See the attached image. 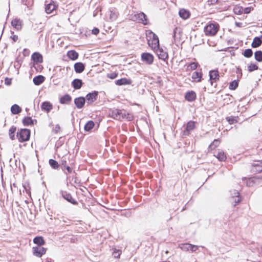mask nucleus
<instances>
[{"instance_id":"obj_59","label":"nucleus","mask_w":262,"mask_h":262,"mask_svg":"<svg viewBox=\"0 0 262 262\" xmlns=\"http://www.w3.org/2000/svg\"><path fill=\"white\" fill-rule=\"evenodd\" d=\"M238 9H239V8H235L234 9V11L235 13L237 14H241V13H243V11L242 10H241V9H239V10H238L237 11V10Z\"/></svg>"},{"instance_id":"obj_52","label":"nucleus","mask_w":262,"mask_h":262,"mask_svg":"<svg viewBox=\"0 0 262 262\" xmlns=\"http://www.w3.org/2000/svg\"><path fill=\"white\" fill-rule=\"evenodd\" d=\"M130 19L133 21H138V13L134 14H130L129 16Z\"/></svg>"},{"instance_id":"obj_24","label":"nucleus","mask_w":262,"mask_h":262,"mask_svg":"<svg viewBox=\"0 0 262 262\" xmlns=\"http://www.w3.org/2000/svg\"><path fill=\"white\" fill-rule=\"evenodd\" d=\"M262 43V35L259 36H256L254 38L251 46L253 48L259 47Z\"/></svg>"},{"instance_id":"obj_39","label":"nucleus","mask_w":262,"mask_h":262,"mask_svg":"<svg viewBox=\"0 0 262 262\" xmlns=\"http://www.w3.org/2000/svg\"><path fill=\"white\" fill-rule=\"evenodd\" d=\"M49 164L50 166L54 169H58L60 167V163L54 159H50L49 160Z\"/></svg>"},{"instance_id":"obj_41","label":"nucleus","mask_w":262,"mask_h":262,"mask_svg":"<svg viewBox=\"0 0 262 262\" xmlns=\"http://www.w3.org/2000/svg\"><path fill=\"white\" fill-rule=\"evenodd\" d=\"M118 13L115 10H111L110 11V19L111 21H115L118 17Z\"/></svg>"},{"instance_id":"obj_5","label":"nucleus","mask_w":262,"mask_h":262,"mask_svg":"<svg viewBox=\"0 0 262 262\" xmlns=\"http://www.w3.org/2000/svg\"><path fill=\"white\" fill-rule=\"evenodd\" d=\"M195 128V122L193 121H188L184 129L181 133V136L183 138L188 136L190 135L191 132Z\"/></svg>"},{"instance_id":"obj_40","label":"nucleus","mask_w":262,"mask_h":262,"mask_svg":"<svg viewBox=\"0 0 262 262\" xmlns=\"http://www.w3.org/2000/svg\"><path fill=\"white\" fill-rule=\"evenodd\" d=\"M95 123L93 121L90 120L88 122H86V123L85 124L84 129V130L86 132H90L91 130L93 127H94Z\"/></svg>"},{"instance_id":"obj_53","label":"nucleus","mask_w":262,"mask_h":262,"mask_svg":"<svg viewBox=\"0 0 262 262\" xmlns=\"http://www.w3.org/2000/svg\"><path fill=\"white\" fill-rule=\"evenodd\" d=\"M231 194L232 195V198L240 196L239 192L237 190H234L233 191V192H231Z\"/></svg>"},{"instance_id":"obj_14","label":"nucleus","mask_w":262,"mask_h":262,"mask_svg":"<svg viewBox=\"0 0 262 262\" xmlns=\"http://www.w3.org/2000/svg\"><path fill=\"white\" fill-rule=\"evenodd\" d=\"M98 95V92L96 91L89 93L85 96V101H87L88 104H91L97 99Z\"/></svg>"},{"instance_id":"obj_37","label":"nucleus","mask_w":262,"mask_h":262,"mask_svg":"<svg viewBox=\"0 0 262 262\" xmlns=\"http://www.w3.org/2000/svg\"><path fill=\"white\" fill-rule=\"evenodd\" d=\"M56 6L54 4L49 3L47 4L45 7V11L47 13H51L53 10H55Z\"/></svg>"},{"instance_id":"obj_46","label":"nucleus","mask_w":262,"mask_h":262,"mask_svg":"<svg viewBox=\"0 0 262 262\" xmlns=\"http://www.w3.org/2000/svg\"><path fill=\"white\" fill-rule=\"evenodd\" d=\"M243 54L246 58H250L252 56L253 51L251 49H247L244 51Z\"/></svg>"},{"instance_id":"obj_44","label":"nucleus","mask_w":262,"mask_h":262,"mask_svg":"<svg viewBox=\"0 0 262 262\" xmlns=\"http://www.w3.org/2000/svg\"><path fill=\"white\" fill-rule=\"evenodd\" d=\"M233 99H234V98H233V96L228 94H226L224 97V100L225 101V103H226L228 104L229 103H232Z\"/></svg>"},{"instance_id":"obj_6","label":"nucleus","mask_w":262,"mask_h":262,"mask_svg":"<svg viewBox=\"0 0 262 262\" xmlns=\"http://www.w3.org/2000/svg\"><path fill=\"white\" fill-rule=\"evenodd\" d=\"M60 194L62 197L69 203L74 205H77L78 204V202L73 198L70 193L66 191L60 190Z\"/></svg>"},{"instance_id":"obj_9","label":"nucleus","mask_w":262,"mask_h":262,"mask_svg":"<svg viewBox=\"0 0 262 262\" xmlns=\"http://www.w3.org/2000/svg\"><path fill=\"white\" fill-rule=\"evenodd\" d=\"M141 60L148 65L152 64L154 60V56L149 53H143L141 56Z\"/></svg>"},{"instance_id":"obj_12","label":"nucleus","mask_w":262,"mask_h":262,"mask_svg":"<svg viewBox=\"0 0 262 262\" xmlns=\"http://www.w3.org/2000/svg\"><path fill=\"white\" fill-rule=\"evenodd\" d=\"M60 167L61 170L66 174L71 173L72 172V168L69 166L67 165V160L66 158H62L60 161Z\"/></svg>"},{"instance_id":"obj_48","label":"nucleus","mask_w":262,"mask_h":262,"mask_svg":"<svg viewBox=\"0 0 262 262\" xmlns=\"http://www.w3.org/2000/svg\"><path fill=\"white\" fill-rule=\"evenodd\" d=\"M122 253L121 250L114 249V251L112 252V255L115 258H118L120 257V256Z\"/></svg>"},{"instance_id":"obj_26","label":"nucleus","mask_w":262,"mask_h":262,"mask_svg":"<svg viewBox=\"0 0 262 262\" xmlns=\"http://www.w3.org/2000/svg\"><path fill=\"white\" fill-rule=\"evenodd\" d=\"M179 16L183 19H186L188 18L190 16V13L189 11L185 9H181L179 12Z\"/></svg>"},{"instance_id":"obj_20","label":"nucleus","mask_w":262,"mask_h":262,"mask_svg":"<svg viewBox=\"0 0 262 262\" xmlns=\"http://www.w3.org/2000/svg\"><path fill=\"white\" fill-rule=\"evenodd\" d=\"M132 83V80L126 78H122L115 81V83L117 85H129Z\"/></svg>"},{"instance_id":"obj_17","label":"nucleus","mask_w":262,"mask_h":262,"mask_svg":"<svg viewBox=\"0 0 262 262\" xmlns=\"http://www.w3.org/2000/svg\"><path fill=\"white\" fill-rule=\"evenodd\" d=\"M85 103V99L83 97H77L74 99V103L78 109H81L83 107Z\"/></svg>"},{"instance_id":"obj_3","label":"nucleus","mask_w":262,"mask_h":262,"mask_svg":"<svg viewBox=\"0 0 262 262\" xmlns=\"http://www.w3.org/2000/svg\"><path fill=\"white\" fill-rule=\"evenodd\" d=\"M220 28V26L216 22L209 21L204 27V31L206 36H215Z\"/></svg>"},{"instance_id":"obj_8","label":"nucleus","mask_w":262,"mask_h":262,"mask_svg":"<svg viewBox=\"0 0 262 262\" xmlns=\"http://www.w3.org/2000/svg\"><path fill=\"white\" fill-rule=\"evenodd\" d=\"M179 247L184 251H191L192 252H195L198 250L199 247L196 245H192L189 243H183L179 245Z\"/></svg>"},{"instance_id":"obj_33","label":"nucleus","mask_w":262,"mask_h":262,"mask_svg":"<svg viewBox=\"0 0 262 262\" xmlns=\"http://www.w3.org/2000/svg\"><path fill=\"white\" fill-rule=\"evenodd\" d=\"M22 111L21 108L17 104H14L11 107V113L13 115H17Z\"/></svg>"},{"instance_id":"obj_58","label":"nucleus","mask_w":262,"mask_h":262,"mask_svg":"<svg viewBox=\"0 0 262 262\" xmlns=\"http://www.w3.org/2000/svg\"><path fill=\"white\" fill-rule=\"evenodd\" d=\"M60 129V127L59 124H56L55 125V128H54V132L55 133H58Z\"/></svg>"},{"instance_id":"obj_43","label":"nucleus","mask_w":262,"mask_h":262,"mask_svg":"<svg viewBox=\"0 0 262 262\" xmlns=\"http://www.w3.org/2000/svg\"><path fill=\"white\" fill-rule=\"evenodd\" d=\"M238 86V80H234L229 84V89L231 90H235Z\"/></svg>"},{"instance_id":"obj_23","label":"nucleus","mask_w":262,"mask_h":262,"mask_svg":"<svg viewBox=\"0 0 262 262\" xmlns=\"http://www.w3.org/2000/svg\"><path fill=\"white\" fill-rule=\"evenodd\" d=\"M196 94L194 91H191L187 92L185 95V98L189 102H192L196 99Z\"/></svg>"},{"instance_id":"obj_56","label":"nucleus","mask_w":262,"mask_h":262,"mask_svg":"<svg viewBox=\"0 0 262 262\" xmlns=\"http://www.w3.org/2000/svg\"><path fill=\"white\" fill-rule=\"evenodd\" d=\"M92 34L97 35L99 33V29L97 28H94L92 31Z\"/></svg>"},{"instance_id":"obj_27","label":"nucleus","mask_w":262,"mask_h":262,"mask_svg":"<svg viewBox=\"0 0 262 262\" xmlns=\"http://www.w3.org/2000/svg\"><path fill=\"white\" fill-rule=\"evenodd\" d=\"M67 56L72 60H75L77 59L79 56L78 53L74 50H70L67 52Z\"/></svg>"},{"instance_id":"obj_61","label":"nucleus","mask_w":262,"mask_h":262,"mask_svg":"<svg viewBox=\"0 0 262 262\" xmlns=\"http://www.w3.org/2000/svg\"><path fill=\"white\" fill-rule=\"evenodd\" d=\"M214 145H213V143H212L211 144H210V145L209 146V148L211 150H213L215 148V147H214Z\"/></svg>"},{"instance_id":"obj_64","label":"nucleus","mask_w":262,"mask_h":262,"mask_svg":"<svg viewBox=\"0 0 262 262\" xmlns=\"http://www.w3.org/2000/svg\"><path fill=\"white\" fill-rule=\"evenodd\" d=\"M38 69H39L40 70L42 69V67L40 65H39L38 66Z\"/></svg>"},{"instance_id":"obj_62","label":"nucleus","mask_w":262,"mask_h":262,"mask_svg":"<svg viewBox=\"0 0 262 262\" xmlns=\"http://www.w3.org/2000/svg\"><path fill=\"white\" fill-rule=\"evenodd\" d=\"M5 83L7 85H9L11 83V79L7 80V78L6 79Z\"/></svg>"},{"instance_id":"obj_10","label":"nucleus","mask_w":262,"mask_h":262,"mask_svg":"<svg viewBox=\"0 0 262 262\" xmlns=\"http://www.w3.org/2000/svg\"><path fill=\"white\" fill-rule=\"evenodd\" d=\"M46 251L47 249L41 246H35L32 248L33 254L38 257H41Z\"/></svg>"},{"instance_id":"obj_50","label":"nucleus","mask_w":262,"mask_h":262,"mask_svg":"<svg viewBox=\"0 0 262 262\" xmlns=\"http://www.w3.org/2000/svg\"><path fill=\"white\" fill-rule=\"evenodd\" d=\"M118 74L116 72H113L107 74V77L111 79H114L117 77Z\"/></svg>"},{"instance_id":"obj_16","label":"nucleus","mask_w":262,"mask_h":262,"mask_svg":"<svg viewBox=\"0 0 262 262\" xmlns=\"http://www.w3.org/2000/svg\"><path fill=\"white\" fill-rule=\"evenodd\" d=\"M138 22L144 25H147L149 24L147 15L143 12L138 13Z\"/></svg>"},{"instance_id":"obj_11","label":"nucleus","mask_w":262,"mask_h":262,"mask_svg":"<svg viewBox=\"0 0 262 262\" xmlns=\"http://www.w3.org/2000/svg\"><path fill=\"white\" fill-rule=\"evenodd\" d=\"M159 58L163 60H165L168 57V55L167 52L164 51V50L160 48V46H158L155 50H154Z\"/></svg>"},{"instance_id":"obj_49","label":"nucleus","mask_w":262,"mask_h":262,"mask_svg":"<svg viewBox=\"0 0 262 262\" xmlns=\"http://www.w3.org/2000/svg\"><path fill=\"white\" fill-rule=\"evenodd\" d=\"M232 202L234 203L233 206L235 207L237 204H238L239 202H241L242 199L240 196H237L235 198H232Z\"/></svg>"},{"instance_id":"obj_22","label":"nucleus","mask_w":262,"mask_h":262,"mask_svg":"<svg viewBox=\"0 0 262 262\" xmlns=\"http://www.w3.org/2000/svg\"><path fill=\"white\" fill-rule=\"evenodd\" d=\"M83 83L81 79L76 78L74 79L71 85L75 90H79L82 86Z\"/></svg>"},{"instance_id":"obj_30","label":"nucleus","mask_w":262,"mask_h":262,"mask_svg":"<svg viewBox=\"0 0 262 262\" xmlns=\"http://www.w3.org/2000/svg\"><path fill=\"white\" fill-rule=\"evenodd\" d=\"M33 243L37 245V246H42L45 244V241L42 236H37L34 238Z\"/></svg>"},{"instance_id":"obj_34","label":"nucleus","mask_w":262,"mask_h":262,"mask_svg":"<svg viewBox=\"0 0 262 262\" xmlns=\"http://www.w3.org/2000/svg\"><path fill=\"white\" fill-rule=\"evenodd\" d=\"M198 63L195 62H191L189 63H187L186 64V66H187L186 71L190 72L198 68Z\"/></svg>"},{"instance_id":"obj_38","label":"nucleus","mask_w":262,"mask_h":262,"mask_svg":"<svg viewBox=\"0 0 262 262\" xmlns=\"http://www.w3.org/2000/svg\"><path fill=\"white\" fill-rule=\"evenodd\" d=\"M214 156L217 158V159L220 161H225L226 160V155L225 152L222 151H219L216 155H214Z\"/></svg>"},{"instance_id":"obj_7","label":"nucleus","mask_w":262,"mask_h":262,"mask_svg":"<svg viewBox=\"0 0 262 262\" xmlns=\"http://www.w3.org/2000/svg\"><path fill=\"white\" fill-rule=\"evenodd\" d=\"M182 31L181 28L176 27L172 32V38L173 39V43L178 45L179 43L182 36Z\"/></svg>"},{"instance_id":"obj_47","label":"nucleus","mask_w":262,"mask_h":262,"mask_svg":"<svg viewBox=\"0 0 262 262\" xmlns=\"http://www.w3.org/2000/svg\"><path fill=\"white\" fill-rule=\"evenodd\" d=\"M258 69V67L256 63H251L249 66H248V71L249 72H252Z\"/></svg>"},{"instance_id":"obj_55","label":"nucleus","mask_w":262,"mask_h":262,"mask_svg":"<svg viewBox=\"0 0 262 262\" xmlns=\"http://www.w3.org/2000/svg\"><path fill=\"white\" fill-rule=\"evenodd\" d=\"M212 143H213V145H214L213 147L216 148V147H217L219 145V144H220L219 140V139H214V141H213Z\"/></svg>"},{"instance_id":"obj_31","label":"nucleus","mask_w":262,"mask_h":262,"mask_svg":"<svg viewBox=\"0 0 262 262\" xmlns=\"http://www.w3.org/2000/svg\"><path fill=\"white\" fill-rule=\"evenodd\" d=\"M12 26L16 30H20L21 28V21L18 18H15L11 21Z\"/></svg>"},{"instance_id":"obj_35","label":"nucleus","mask_w":262,"mask_h":262,"mask_svg":"<svg viewBox=\"0 0 262 262\" xmlns=\"http://www.w3.org/2000/svg\"><path fill=\"white\" fill-rule=\"evenodd\" d=\"M251 171L254 173H260L262 172V165L259 164H255L252 165Z\"/></svg>"},{"instance_id":"obj_63","label":"nucleus","mask_w":262,"mask_h":262,"mask_svg":"<svg viewBox=\"0 0 262 262\" xmlns=\"http://www.w3.org/2000/svg\"><path fill=\"white\" fill-rule=\"evenodd\" d=\"M24 189H25V190H26V192H27V193H28L29 195H30V194H31V192H30V191L29 190H28V189H27V188H26L25 186H24Z\"/></svg>"},{"instance_id":"obj_54","label":"nucleus","mask_w":262,"mask_h":262,"mask_svg":"<svg viewBox=\"0 0 262 262\" xmlns=\"http://www.w3.org/2000/svg\"><path fill=\"white\" fill-rule=\"evenodd\" d=\"M12 36H10V38L13 40L14 42H16L18 40V36L16 35H14V32L11 31Z\"/></svg>"},{"instance_id":"obj_29","label":"nucleus","mask_w":262,"mask_h":262,"mask_svg":"<svg viewBox=\"0 0 262 262\" xmlns=\"http://www.w3.org/2000/svg\"><path fill=\"white\" fill-rule=\"evenodd\" d=\"M262 179V176H255L251 178L247 182V185L249 187H251L254 184L256 183L258 180Z\"/></svg>"},{"instance_id":"obj_28","label":"nucleus","mask_w":262,"mask_h":262,"mask_svg":"<svg viewBox=\"0 0 262 262\" xmlns=\"http://www.w3.org/2000/svg\"><path fill=\"white\" fill-rule=\"evenodd\" d=\"M45 80V77L42 75H38L35 76L33 79V82L36 85H39L42 83Z\"/></svg>"},{"instance_id":"obj_15","label":"nucleus","mask_w":262,"mask_h":262,"mask_svg":"<svg viewBox=\"0 0 262 262\" xmlns=\"http://www.w3.org/2000/svg\"><path fill=\"white\" fill-rule=\"evenodd\" d=\"M31 59L34 62V66L35 69H37L35 67V64H37L39 63H42L43 62V57L42 55L39 52H36L32 54L31 56Z\"/></svg>"},{"instance_id":"obj_21","label":"nucleus","mask_w":262,"mask_h":262,"mask_svg":"<svg viewBox=\"0 0 262 262\" xmlns=\"http://www.w3.org/2000/svg\"><path fill=\"white\" fill-rule=\"evenodd\" d=\"M74 68L76 73H81L85 69V64L81 62H78L74 64Z\"/></svg>"},{"instance_id":"obj_25","label":"nucleus","mask_w":262,"mask_h":262,"mask_svg":"<svg viewBox=\"0 0 262 262\" xmlns=\"http://www.w3.org/2000/svg\"><path fill=\"white\" fill-rule=\"evenodd\" d=\"M191 78L196 82H201L202 78V73L198 71L194 72L192 74Z\"/></svg>"},{"instance_id":"obj_18","label":"nucleus","mask_w":262,"mask_h":262,"mask_svg":"<svg viewBox=\"0 0 262 262\" xmlns=\"http://www.w3.org/2000/svg\"><path fill=\"white\" fill-rule=\"evenodd\" d=\"M22 123L24 126H28L36 124L37 120L36 119H32L31 117L27 116L24 118Z\"/></svg>"},{"instance_id":"obj_13","label":"nucleus","mask_w":262,"mask_h":262,"mask_svg":"<svg viewBox=\"0 0 262 262\" xmlns=\"http://www.w3.org/2000/svg\"><path fill=\"white\" fill-rule=\"evenodd\" d=\"M209 80L211 85H213V81L216 82L219 80L220 75L217 70H211L209 72Z\"/></svg>"},{"instance_id":"obj_36","label":"nucleus","mask_w":262,"mask_h":262,"mask_svg":"<svg viewBox=\"0 0 262 262\" xmlns=\"http://www.w3.org/2000/svg\"><path fill=\"white\" fill-rule=\"evenodd\" d=\"M16 129V127L13 125L9 129V137L11 140L15 139V133Z\"/></svg>"},{"instance_id":"obj_45","label":"nucleus","mask_w":262,"mask_h":262,"mask_svg":"<svg viewBox=\"0 0 262 262\" xmlns=\"http://www.w3.org/2000/svg\"><path fill=\"white\" fill-rule=\"evenodd\" d=\"M226 119L230 124H233L237 122L238 117L229 116L227 117Z\"/></svg>"},{"instance_id":"obj_42","label":"nucleus","mask_w":262,"mask_h":262,"mask_svg":"<svg viewBox=\"0 0 262 262\" xmlns=\"http://www.w3.org/2000/svg\"><path fill=\"white\" fill-rule=\"evenodd\" d=\"M254 58L258 62H262V51L260 50L256 51L254 53Z\"/></svg>"},{"instance_id":"obj_4","label":"nucleus","mask_w":262,"mask_h":262,"mask_svg":"<svg viewBox=\"0 0 262 262\" xmlns=\"http://www.w3.org/2000/svg\"><path fill=\"white\" fill-rule=\"evenodd\" d=\"M31 130L28 128H21L16 133V137L20 142H26L29 140Z\"/></svg>"},{"instance_id":"obj_60","label":"nucleus","mask_w":262,"mask_h":262,"mask_svg":"<svg viewBox=\"0 0 262 262\" xmlns=\"http://www.w3.org/2000/svg\"><path fill=\"white\" fill-rule=\"evenodd\" d=\"M16 62H17V65L15 64L14 67H15V68H17V69H18V68H19L20 67L21 63H19V61H16Z\"/></svg>"},{"instance_id":"obj_2","label":"nucleus","mask_w":262,"mask_h":262,"mask_svg":"<svg viewBox=\"0 0 262 262\" xmlns=\"http://www.w3.org/2000/svg\"><path fill=\"white\" fill-rule=\"evenodd\" d=\"M146 36L148 46L152 49L159 46V40L158 36L151 30L146 31Z\"/></svg>"},{"instance_id":"obj_57","label":"nucleus","mask_w":262,"mask_h":262,"mask_svg":"<svg viewBox=\"0 0 262 262\" xmlns=\"http://www.w3.org/2000/svg\"><path fill=\"white\" fill-rule=\"evenodd\" d=\"M30 53V51L28 49H24L23 50V54L24 56H28Z\"/></svg>"},{"instance_id":"obj_1","label":"nucleus","mask_w":262,"mask_h":262,"mask_svg":"<svg viewBox=\"0 0 262 262\" xmlns=\"http://www.w3.org/2000/svg\"><path fill=\"white\" fill-rule=\"evenodd\" d=\"M109 116L114 119L122 120L126 119L127 121H132L133 119V115L126 112L124 110L114 109L109 111Z\"/></svg>"},{"instance_id":"obj_32","label":"nucleus","mask_w":262,"mask_h":262,"mask_svg":"<svg viewBox=\"0 0 262 262\" xmlns=\"http://www.w3.org/2000/svg\"><path fill=\"white\" fill-rule=\"evenodd\" d=\"M72 100V97L69 94H66L60 97L59 99V102L61 104H68L69 102H70Z\"/></svg>"},{"instance_id":"obj_19","label":"nucleus","mask_w":262,"mask_h":262,"mask_svg":"<svg viewBox=\"0 0 262 262\" xmlns=\"http://www.w3.org/2000/svg\"><path fill=\"white\" fill-rule=\"evenodd\" d=\"M40 107L42 111L49 113L52 110L53 105L49 101H44L41 103Z\"/></svg>"},{"instance_id":"obj_51","label":"nucleus","mask_w":262,"mask_h":262,"mask_svg":"<svg viewBox=\"0 0 262 262\" xmlns=\"http://www.w3.org/2000/svg\"><path fill=\"white\" fill-rule=\"evenodd\" d=\"M241 9L243 10L245 14H248L251 12L253 8L251 7H248L245 8H241Z\"/></svg>"}]
</instances>
